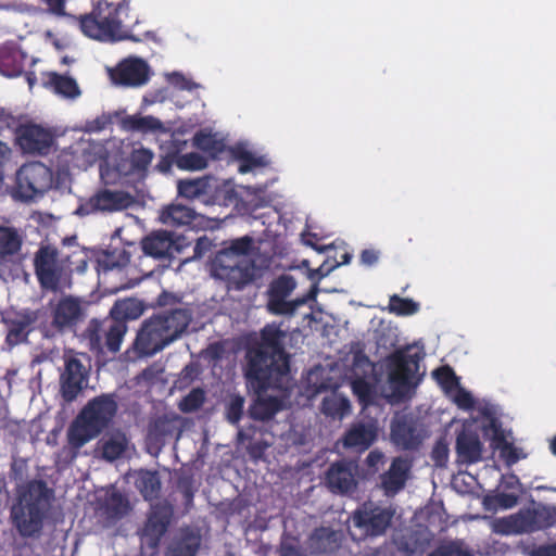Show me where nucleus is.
Listing matches in <instances>:
<instances>
[{
	"label": "nucleus",
	"instance_id": "f257e3e1",
	"mask_svg": "<svg viewBox=\"0 0 556 556\" xmlns=\"http://www.w3.org/2000/svg\"><path fill=\"white\" fill-rule=\"evenodd\" d=\"M287 332L278 324H267L260 341L247 350L245 378L257 393L282 389L290 374V358L285 350Z\"/></svg>",
	"mask_w": 556,
	"mask_h": 556
},
{
	"label": "nucleus",
	"instance_id": "f03ea898",
	"mask_svg": "<svg viewBox=\"0 0 556 556\" xmlns=\"http://www.w3.org/2000/svg\"><path fill=\"white\" fill-rule=\"evenodd\" d=\"M254 239L245 235L225 242L211 258L210 275L225 283L228 291H242L257 277L255 261L250 257Z\"/></svg>",
	"mask_w": 556,
	"mask_h": 556
},
{
	"label": "nucleus",
	"instance_id": "7ed1b4c3",
	"mask_svg": "<svg viewBox=\"0 0 556 556\" xmlns=\"http://www.w3.org/2000/svg\"><path fill=\"white\" fill-rule=\"evenodd\" d=\"M53 491L43 480H30L21 488L11 508L12 525L24 539H39L48 517Z\"/></svg>",
	"mask_w": 556,
	"mask_h": 556
},
{
	"label": "nucleus",
	"instance_id": "20e7f679",
	"mask_svg": "<svg viewBox=\"0 0 556 556\" xmlns=\"http://www.w3.org/2000/svg\"><path fill=\"white\" fill-rule=\"evenodd\" d=\"M192 319L188 308H174L146 319L134 341L140 356H152L177 340Z\"/></svg>",
	"mask_w": 556,
	"mask_h": 556
},
{
	"label": "nucleus",
	"instance_id": "39448f33",
	"mask_svg": "<svg viewBox=\"0 0 556 556\" xmlns=\"http://www.w3.org/2000/svg\"><path fill=\"white\" fill-rule=\"evenodd\" d=\"M118 409L114 394H101L91 399L79 412L67 429L71 459L89 441L109 427Z\"/></svg>",
	"mask_w": 556,
	"mask_h": 556
},
{
	"label": "nucleus",
	"instance_id": "423d86ee",
	"mask_svg": "<svg viewBox=\"0 0 556 556\" xmlns=\"http://www.w3.org/2000/svg\"><path fill=\"white\" fill-rule=\"evenodd\" d=\"M130 0H123L114 9L106 2L99 1L91 13L79 15L76 20L83 34L89 38L100 41H119L131 39L138 41L134 36H128L122 30V22L118 13L129 9Z\"/></svg>",
	"mask_w": 556,
	"mask_h": 556
},
{
	"label": "nucleus",
	"instance_id": "0eeeda50",
	"mask_svg": "<svg viewBox=\"0 0 556 556\" xmlns=\"http://www.w3.org/2000/svg\"><path fill=\"white\" fill-rule=\"evenodd\" d=\"M34 270L43 290L59 291L71 286L70 270L59 250L52 244H42L34 255Z\"/></svg>",
	"mask_w": 556,
	"mask_h": 556
},
{
	"label": "nucleus",
	"instance_id": "6e6552de",
	"mask_svg": "<svg viewBox=\"0 0 556 556\" xmlns=\"http://www.w3.org/2000/svg\"><path fill=\"white\" fill-rule=\"evenodd\" d=\"M128 330L127 326L114 321L109 316L102 320L93 318L84 331L91 352L97 355L106 353L115 355L121 350L122 342Z\"/></svg>",
	"mask_w": 556,
	"mask_h": 556
},
{
	"label": "nucleus",
	"instance_id": "1a4fd4ad",
	"mask_svg": "<svg viewBox=\"0 0 556 556\" xmlns=\"http://www.w3.org/2000/svg\"><path fill=\"white\" fill-rule=\"evenodd\" d=\"M420 356L418 353L407 354L396 351L388 358V382L392 390V396L403 400L412 390V378L419 368Z\"/></svg>",
	"mask_w": 556,
	"mask_h": 556
},
{
	"label": "nucleus",
	"instance_id": "9d476101",
	"mask_svg": "<svg viewBox=\"0 0 556 556\" xmlns=\"http://www.w3.org/2000/svg\"><path fill=\"white\" fill-rule=\"evenodd\" d=\"M52 185V172L41 162L24 164L16 173V192L24 200L43 194Z\"/></svg>",
	"mask_w": 556,
	"mask_h": 556
},
{
	"label": "nucleus",
	"instance_id": "9b49d317",
	"mask_svg": "<svg viewBox=\"0 0 556 556\" xmlns=\"http://www.w3.org/2000/svg\"><path fill=\"white\" fill-rule=\"evenodd\" d=\"M296 288L295 279L287 274L275 278L268 286L266 295V308L274 315H293L294 312L306 303L307 298H299L289 301V295Z\"/></svg>",
	"mask_w": 556,
	"mask_h": 556
},
{
	"label": "nucleus",
	"instance_id": "f8f14e48",
	"mask_svg": "<svg viewBox=\"0 0 556 556\" xmlns=\"http://www.w3.org/2000/svg\"><path fill=\"white\" fill-rule=\"evenodd\" d=\"M392 518L391 509L367 502L353 513L352 522L361 531V536H379L386 533Z\"/></svg>",
	"mask_w": 556,
	"mask_h": 556
},
{
	"label": "nucleus",
	"instance_id": "ddd939ff",
	"mask_svg": "<svg viewBox=\"0 0 556 556\" xmlns=\"http://www.w3.org/2000/svg\"><path fill=\"white\" fill-rule=\"evenodd\" d=\"M189 245L190 242L184 236L166 230L153 231L141 240L143 253L155 260L170 261Z\"/></svg>",
	"mask_w": 556,
	"mask_h": 556
},
{
	"label": "nucleus",
	"instance_id": "4468645a",
	"mask_svg": "<svg viewBox=\"0 0 556 556\" xmlns=\"http://www.w3.org/2000/svg\"><path fill=\"white\" fill-rule=\"evenodd\" d=\"M15 135L21 149L30 154H48L54 141L50 129L35 123L21 124Z\"/></svg>",
	"mask_w": 556,
	"mask_h": 556
},
{
	"label": "nucleus",
	"instance_id": "2eb2a0df",
	"mask_svg": "<svg viewBox=\"0 0 556 556\" xmlns=\"http://www.w3.org/2000/svg\"><path fill=\"white\" fill-rule=\"evenodd\" d=\"M88 382V370L80 359L75 356L66 357L64 370L60 376V392L62 399L71 403L77 399Z\"/></svg>",
	"mask_w": 556,
	"mask_h": 556
},
{
	"label": "nucleus",
	"instance_id": "dca6fc26",
	"mask_svg": "<svg viewBox=\"0 0 556 556\" xmlns=\"http://www.w3.org/2000/svg\"><path fill=\"white\" fill-rule=\"evenodd\" d=\"M132 199L129 193L106 188L98 190L79 207L86 214L98 212H118L130 206Z\"/></svg>",
	"mask_w": 556,
	"mask_h": 556
},
{
	"label": "nucleus",
	"instance_id": "f3484780",
	"mask_svg": "<svg viewBox=\"0 0 556 556\" xmlns=\"http://www.w3.org/2000/svg\"><path fill=\"white\" fill-rule=\"evenodd\" d=\"M357 465L351 460L332 463L326 471L325 481L331 492L337 494H351L357 488Z\"/></svg>",
	"mask_w": 556,
	"mask_h": 556
},
{
	"label": "nucleus",
	"instance_id": "a211bd4d",
	"mask_svg": "<svg viewBox=\"0 0 556 556\" xmlns=\"http://www.w3.org/2000/svg\"><path fill=\"white\" fill-rule=\"evenodd\" d=\"M484 445L480 439V433L472 425L465 424L456 435L455 452L457 462L460 464L472 465L482 460Z\"/></svg>",
	"mask_w": 556,
	"mask_h": 556
},
{
	"label": "nucleus",
	"instance_id": "6ab92c4d",
	"mask_svg": "<svg viewBox=\"0 0 556 556\" xmlns=\"http://www.w3.org/2000/svg\"><path fill=\"white\" fill-rule=\"evenodd\" d=\"M149 77V65L141 59H126L111 71L112 80L127 87H140L148 83Z\"/></svg>",
	"mask_w": 556,
	"mask_h": 556
},
{
	"label": "nucleus",
	"instance_id": "aec40b11",
	"mask_svg": "<svg viewBox=\"0 0 556 556\" xmlns=\"http://www.w3.org/2000/svg\"><path fill=\"white\" fill-rule=\"evenodd\" d=\"M37 319V311L23 309L21 312L8 313L3 317V321L8 327L7 342L11 345H16L26 341Z\"/></svg>",
	"mask_w": 556,
	"mask_h": 556
},
{
	"label": "nucleus",
	"instance_id": "412c9836",
	"mask_svg": "<svg viewBox=\"0 0 556 556\" xmlns=\"http://www.w3.org/2000/svg\"><path fill=\"white\" fill-rule=\"evenodd\" d=\"M181 434L179 417L177 415H163L153 419L148 426V440L154 444H164L167 438Z\"/></svg>",
	"mask_w": 556,
	"mask_h": 556
},
{
	"label": "nucleus",
	"instance_id": "4be33fe9",
	"mask_svg": "<svg viewBox=\"0 0 556 556\" xmlns=\"http://www.w3.org/2000/svg\"><path fill=\"white\" fill-rule=\"evenodd\" d=\"M80 302L72 296L60 299L53 309V326L58 329L71 328L81 318Z\"/></svg>",
	"mask_w": 556,
	"mask_h": 556
},
{
	"label": "nucleus",
	"instance_id": "5701e85b",
	"mask_svg": "<svg viewBox=\"0 0 556 556\" xmlns=\"http://www.w3.org/2000/svg\"><path fill=\"white\" fill-rule=\"evenodd\" d=\"M410 466L402 457H395L388 471L381 476V485L387 494H395L401 491L408 477Z\"/></svg>",
	"mask_w": 556,
	"mask_h": 556
},
{
	"label": "nucleus",
	"instance_id": "b1692460",
	"mask_svg": "<svg viewBox=\"0 0 556 556\" xmlns=\"http://www.w3.org/2000/svg\"><path fill=\"white\" fill-rule=\"evenodd\" d=\"M62 244L71 250L68 253L60 252V255L63 257L64 264L67 265L70 281L72 282V274L74 271L83 274L87 269L88 254L87 251L78 244L76 236L64 238Z\"/></svg>",
	"mask_w": 556,
	"mask_h": 556
},
{
	"label": "nucleus",
	"instance_id": "393cba45",
	"mask_svg": "<svg viewBox=\"0 0 556 556\" xmlns=\"http://www.w3.org/2000/svg\"><path fill=\"white\" fill-rule=\"evenodd\" d=\"M27 55L16 46L0 47V74L7 77H17L24 71Z\"/></svg>",
	"mask_w": 556,
	"mask_h": 556
},
{
	"label": "nucleus",
	"instance_id": "a878e982",
	"mask_svg": "<svg viewBox=\"0 0 556 556\" xmlns=\"http://www.w3.org/2000/svg\"><path fill=\"white\" fill-rule=\"evenodd\" d=\"M377 439V429L370 424L353 425L344 434L345 447L367 450Z\"/></svg>",
	"mask_w": 556,
	"mask_h": 556
},
{
	"label": "nucleus",
	"instance_id": "bb28decb",
	"mask_svg": "<svg viewBox=\"0 0 556 556\" xmlns=\"http://www.w3.org/2000/svg\"><path fill=\"white\" fill-rule=\"evenodd\" d=\"M525 533L544 530L555 523V516L548 508H534L520 511Z\"/></svg>",
	"mask_w": 556,
	"mask_h": 556
},
{
	"label": "nucleus",
	"instance_id": "cd10ccee",
	"mask_svg": "<svg viewBox=\"0 0 556 556\" xmlns=\"http://www.w3.org/2000/svg\"><path fill=\"white\" fill-rule=\"evenodd\" d=\"M43 85L64 98L75 99L80 94L79 86L74 78L56 72L48 73Z\"/></svg>",
	"mask_w": 556,
	"mask_h": 556
},
{
	"label": "nucleus",
	"instance_id": "c85d7f7f",
	"mask_svg": "<svg viewBox=\"0 0 556 556\" xmlns=\"http://www.w3.org/2000/svg\"><path fill=\"white\" fill-rule=\"evenodd\" d=\"M391 438L403 450H415L420 444L416 428L404 419L392 424Z\"/></svg>",
	"mask_w": 556,
	"mask_h": 556
},
{
	"label": "nucleus",
	"instance_id": "c756f323",
	"mask_svg": "<svg viewBox=\"0 0 556 556\" xmlns=\"http://www.w3.org/2000/svg\"><path fill=\"white\" fill-rule=\"evenodd\" d=\"M135 485L146 501H153L159 497L162 483L157 471L140 469Z\"/></svg>",
	"mask_w": 556,
	"mask_h": 556
},
{
	"label": "nucleus",
	"instance_id": "7c9ffc66",
	"mask_svg": "<svg viewBox=\"0 0 556 556\" xmlns=\"http://www.w3.org/2000/svg\"><path fill=\"white\" fill-rule=\"evenodd\" d=\"M142 314L141 304L134 299L118 300L110 309L109 317L114 321L127 326L129 320H135Z\"/></svg>",
	"mask_w": 556,
	"mask_h": 556
},
{
	"label": "nucleus",
	"instance_id": "2f4dec72",
	"mask_svg": "<svg viewBox=\"0 0 556 556\" xmlns=\"http://www.w3.org/2000/svg\"><path fill=\"white\" fill-rule=\"evenodd\" d=\"M309 548L316 554H327L338 547L337 532L330 528H316L309 536Z\"/></svg>",
	"mask_w": 556,
	"mask_h": 556
},
{
	"label": "nucleus",
	"instance_id": "473e14b6",
	"mask_svg": "<svg viewBox=\"0 0 556 556\" xmlns=\"http://www.w3.org/2000/svg\"><path fill=\"white\" fill-rule=\"evenodd\" d=\"M102 457L109 462L121 458L128 447V439L121 431L113 432L100 441Z\"/></svg>",
	"mask_w": 556,
	"mask_h": 556
},
{
	"label": "nucleus",
	"instance_id": "72a5a7b5",
	"mask_svg": "<svg viewBox=\"0 0 556 556\" xmlns=\"http://www.w3.org/2000/svg\"><path fill=\"white\" fill-rule=\"evenodd\" d=\"M23 239L14 227L0 226V262L9 261L18 254Z\"/></svg>",
	"mask_w": 556,
	"mask_h": 556
},
{
	"label": "nucleus",
	"instance_id": "f704fd0d",
	"mask_svg": "<svg viewBox=\"0 0 556 556\" xmlns=\"http://www.w3.org/2000/svg\"><path fill=\"white\" fill-rule=\"evenodd\" d=\"M320 410L327 417L342 419L350 414L351 404L346 397L331 393L323 399Z\"/></svg>",
	"mask_w": 556,
	"mask_h": 556
},
{
	"label": "nucleus",
	"instance_id": "c9c22d12",
	"mask_svg": "<svg viewBox=\"0 0 556 556\" xmlns=\"http://www.w3.org/2000/svg\"><path fill=\"white\" fill-rule=\"evenodd\" d=\"M169 517L165 514L154 511L151 514L144 525L143 534L149 539L152 546L159 544L162 536L167 531Z\"/></svg>",
	"mask_w": 556,
	"mask_h": 556
},
{
	"label": "nucleus",
	"instance_id": "e433bc0d",
	"mask_svg": "<svg viewBox=\"0 0 556 556\" xmlns=\"http://www.w3.org/2000/svg\"><path fill=\"white\" fill-rule=\"evenodd\" d=\"M194 217V211L181 204H172L164 208L161 214L162 222L170 226L190 225Z\"/></svg>",
	"mask_w": 556,
	"mask_h": 556
},
{
	"label": "nucleus",
	"instance_id": "4c0bfd02",
	"mask_svg": "<svg viewBox=\"0 0 556 556\" xmlns=\"http://www.w3.org/2000/svg\"><path fill=\"white\" fill-rule=\"evenodd\" d=\"M231 156L239 163L238 170L241 174H247L254 168L263 167L266 165V161L263 156H256L251 151L247 150L242 146H236L231 148Z\"/></svg>",
	"mask_w": 556,
	"mask_h": 556
},
{
	"label": "nucleus",
	"instance_id": "58836bf2",
	"mask_svg": "<svg viewBox=\"0 0 556 556\" xmlns=\"http://www.w3.org/2000/svg\"><path fill=\"white\" fill-rule=\"evenodd\" d=\"M280 409V402L276 397L257 400L250 408V416L254 420L268 421L275 417Z\"/></svg>",
	"mask_w": 556,
	"mask_h": 556
},
{
	"label": "nucleus",
	"instance_id": "ea45409f",
	"mask_svg": "<svg viewBox=\"0 0 556 556\" xmlns=\"http://www.w3.org/2000/svg\"><path fill=\"white\" fill-rule=\"evenodd\" d=\"M482 433L490 440V445L495 451H500L508 443L502 424L496 417L490 416L488 420L483 422Z\"/></svg>",
	"mask_w": 556,
	"mask_h": 556
},
{
	"label": "nucleus",
	"instance_id": "a19ab883",
	"mask_svg": "<svg viewBox=\"0 0 556 556\" xmlns=\"http://www.w3.org/2000/svg\"><path fill=\"white\" fill-rule=\"evenodd\" d=\"M493 531L501 535L525 533L520 513L496 519L493 522Z\"/></svg>",
	"mask_w": 556,
	"mask_h": 556
},
{
	"label": "nucleus",
	"instance_id": "79ce46f5",
	"mask_svg": "<svg viewBox=\"0 0 556 556\" xmlns=\"http://www.w3.org/2000/svg\"><path fill=\"white\" fill-rule=\"evenodd\" d=\"M352 391L356 395L358 402L367 407L375 403L376 390L375 387L366 379L358 377L351 382Z\"/></svg>",
	"mask_w": 556,
	"mask_h": 556
},
{
	"label": "nucleus",
	"instance_id": "37998d69",
	"mask_svg": "<svg viewBox=\"0 0 556 556\" xmlns=\"http://www.w3.org/2000/svg\"><path fill=\"white\" fill-rule=\"evenodd\" d=\"M192 146L203 152L216 155L223 151L222 141L217 140L211 132L200 130L192 138Z\"/></svg>",
	"mask_w": 556,
	"mask_h": 556
},
{
	"label": "nucleus",
	"instance_id": "c03bdc74",
	"mask_svg": "<svg viewBox=\"0 0 556 556\" xmlns=\"http://www.w3.org/2000/svg\"><path fill=\"white\" fill-rule=\"evenodd\" d=\"M207 188L205 179H181L178 181V194L182 198L193 200L204 194Z\"/></svg>",
	"mask_w": 556,
	"mask_h": 556
},
{
	"label": "nucleus",
	"instance_id": "a18cd8bd",
	"mask_svg": "<svg viewBox=\"0 0 556 556\" xmlns=\"http://www.w3.org/2000/svg\"><path fill=\"white\" fill-rule=\"evenodd\" d=\"M126 124L128 125V127L131 130H137V131H142V132L159 131V130L164 129L163 123L159 118H156L152 115L129 116L126 119Z\"/></svg>",
	"mask_w": 556,
	"mask_h": 556
},
{
	"label": "nucleus",
	"instance_id": "49530a36",
	"mask_svg": "<svg viewBox=\"0 0 556 556\" xmlns=\"http://www.w3.org/2000/svg\"><path fill=\"white\" fill-rule=\"evenodd\" d=\"M388 309L397 316H410L418 312L419 304L412 299L393 294L390 296Z\"/></svg>",
	"mask_w": 556,
	"mask_h": 556
},
{
	"label": "nucleus",
	"instance_id": "de8ad7c7",
	"mask_svg": "<svg viewBox=\"0 0 556 556\" xmlns=\"http://www.w3.org/2000/svg\"><path fill=\"white\" fill-rule=\"evenodd\" d=\"M238 441L241 444L249 442L247 445V452L249 456L255 462L264 457L265 451L268 447L267 442L264 440L253 441L252 435L249 433V431L245 430H240L238 432Z\"/></svg>",
	"mask_w": 556,
	"mask_h": 556
},
{
	"label": "nucleus",
	"instance_id": "09e8293b",
	"mask_svg": "<svg viewBox=\"0 0 556 556\" xmlns=\"http://www.w3.org/2000/svg\"><path fill=\"white\" fill-rule=\"evenodd\" d=\"M205 402V392L201 388H193L185 395L178 404L182 413H194L202 407Z\"/></svg>",
	"mask_w": 556,
	"mask_h": 556
},
{
	"label": "nucleus",
	"instance_id": "8fccbe9b",
	"mask_svg": "<svg viewBox=\"0 0 556 556\" xmlns=\"http://www.w3.org/2000/svg\"><path fill=\"white\" fill-rule=\"evenodd\" d=\"M176 166L181 170H202L206 168L207 160L198 152L185 153L176 160Z\"/></svg>",
	"mask_w": 556,
	"mask_h": 556
},
{
	"label": "nucleus",
	"instance_id": "3c124183",
	"mask_svg": "<svg viewBox=\"0 0 556 556\" xmlns=\"http://www.w3.org/2000/svg\"><path fill=\"white\" fill-rule=\"evenodd\" d=\"M106 509L114 517H122L127 514L129 503L119 492H113L106 500Z\"/></svg>",
	"mask_w": 556,
	"mask_h": 556
},
{
	"label": "nucleus",
	"instance_id": "603ef678",
	"mask_svg": "<svg viewBox=\"0 0 556 556\" xmlns=\"http://www.w3.org/2000/svg\"><path fill=\"white\" fill-rule=\"evenodd\" d=\"M433 378L444 389H452L458 384V379L450 366H441L433 370Z\"/></svg>",
	"mask_w": 556,
	"mask_h": 556
},
{
	"label": "nucleus",
	"instance_id": "864d4df0",
	"mask_svg": "<svg viewBox=\"0 0 556 556\" xmlns=\"http://www.w3.org/2000/svg\"><path fill=\"white\" fill-rule=\"evenodd\" d=\"M188 140L182 138L181 134L173 132L170 139L162 144V149L169 153V156L176 157V160L182 155V151L187 149Z\"/></svg>",
	"mask_w": 556,
	"mask_h": 556
},
{
	"label": "nucleus",
	"instance_id": "5fc2aeb1",
	"mask_svg": "<svg viewBox=\"0 0 556 556\" xmlns=\"http://www.w3.org/2000/svg\"><path fill=\"white\" fill-rule=\"evenodd\" d=\"M129 262V257L123 250L118 254V260L115 258L114 253L104 252L99 258L98 264L103 270H111L116 267H122Z\"/></svg>",
	"mask_w": 556,
	"mask_h": 556
},
{
	"label": "nucleus",
	"instance_id": "6e6d98bb",
	"mask_svg": "<svg viewBox=\"0 0 556 556\" xmlns=\"http://www.w3.org/2000/svg\"><path fill=\"white\" fill-rule=\"evenodd\" d=\"M244 400L241 396H235L230 400L226 407V418L232 424L237 425L243 415Z\"/></svg>",
	"mask_w": 556,
	"mask_h": 556
},
{
	"label": "nucleus",
	"instance_id": "4d7b16f0",
	"mask_svg": "<svg viewBox=\"0 0 556 556\" xmlns=\"http://www.w3.org/2000/svg\"><path fill=\"white\" fill-rule=\"evenodd\" d=\"M428 556H473L468 549H464L457 542L442 545L428 554Z\"/></svg>",
	"mask_w": 556,
	"mask_h": 556
},
{
	"label": "nucleus",
	"instance_id": "13d9d810",
	"mask_svg": "<svg viewBox=\"0 0 556 556\" xmlns=\"http://www.w3.org/2000/svg\"><path fill=\"white\" fill-rule=\"evenodd\" d=\"M153 152L146 148L134 150L131 153V163L136 169L146 170L153 160Z\"/></svg>",
	"mask_w": 556,
	"mask_h": 556
},
{
	"label": "nucleus",
	"instance_id": "bf43d9fd",
	"mask_svg": "<svg viewBox=\"0 0 556 556\" xmlns=\"http://www.w3.org/2000/svg\"><path fill=\"white\" fill-rule=\"evenodd\" d=\"M448 445L444 439H439L432 451H431V459L434 462L437 466H444L448 459Z\"/></svg>",
	"mask_w": 556,
	"mask_h": 556
},
{
	"label": "nucleus",
	"instance_id": "052dcab7",
	"mask_svg": "<svg viewBox=\"0 0 556 556\" xmlns=\"http://www.w3.org/2000/svg\"><path fill=\"white\" fill-rule=\"evenodd\" d=\"M42 3H45L48 8L49 13L55 16H64L67 18H71L72 21L76 22L78 16L68 14L65 11V5L67 0H40Z\"/></svg>",
	"mask_w": 556,
	"mask_h": 556
},
{
	"label": "nucleus",
	"instance_id": "680f3d73",
	"mask_svg": "<svg viewBox=\"0 0 556 556\" xmlns=\"http://www.w3.org/2000/svg\"><path fill=\"white\" fill-rule=\"evenodd\" d=\"M454 402L462 409H471L475 406V400L470 392L459 389L454 397Z\"/></svg>",
	"mask_w": 556,
	"mask_h": 556
},
{
	"label": "nucleus",
	"instance_id": "e2e57ef3",
	"mask_svg": "<svg viewBox=\"0 0 556 556\" xmlns=\"http://www.w3.org/2000/svg\"><path fill=\"white\" fill-rule=\"evenodd\" d=\"M500 455L505 459L508 466L516 464L520 457L518 454V450L514 446L513 443L508 442L500 450Z\"/></svg>",
	"mask_w": 556,
	"mask_h": 556
},
{
	"label": "nucleus",
	"instance_id": "0e129e2a",
	"mask_svg": "<svg viewBox=\"0 0 556 556\" xmlns=\"http://www.w3.org/2000/svg\"><path fill=\"white\" fill-rule=\"evenodd\" d=\"M112 123L111 116L102 114L92 121L87 122V130L98 132L105 129Z\"/></svg>",
	"mask_w": 556,
	"mask_h": 556
},
{
	"label": "nucleus",
	"instance_id": "69168bd1",
	"mask_svg": "<svg viewBox=\"0 0 556 556\" xmlns=\"http://www.w3.org/2000/svg\"><path fill=\"white\" fill-rule=\"evenodd\" d=\"M212 241L203 236L199 238L193 247V255L191 258H201L203 257L206 252H208L212 248Z\"/></svg>",
	"mask_w": 556,
	"mask_h": 556
},
{
	"label": "nucleus",
	"instance_id": "338daca9",
	"mask_svg": "<svg viewBox=\"0 0 556 556\" xmlns=\"http://www.w3.org/2000/svg\"><path fill=\"white\" fill-rule=\"evenodd\" d=\"M179 489L182 493L186 506L191 505L193 502V496H194V491L192 489L191 482L190 481H181L179 483Z\"/></svg>",
	"mask_w": 556,
	"mask_h": 556
},
{
	"label": "nucleus",
	"instance_id": "774afa93",
	"mask_svg": "<svg viewBox=\"0 0 556 556\" xmlns=\"http://www.w3.org/2000/svg\"><path fill=\"white\" fill-rule=\"evenodd\" d=\"M498 504L504 508H511L518 503V496L511 493H501L497 495Z\"/></svg>",
	"mask_w": 556,
	"mask_h": 556
}]
</instances>
